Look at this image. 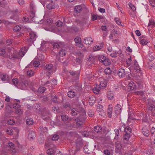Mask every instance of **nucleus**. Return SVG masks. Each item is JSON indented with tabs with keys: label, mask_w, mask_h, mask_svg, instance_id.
Listing matches in <instances>:
<instances>
[{
	"label": "nucleus",
	"mask_w": 155,
	"mask_h": 155,
	"mask_svg": "<svg viewBox=\"0 0 155 155\" xmlns=\"http://www.w3.org/2000/svg\"><path fill=\"white\" fill-rule=\"evenodd\" d=\"M29 37L27 39V41L30 45H31L36 40L37 35L35 32L31 31L29 33Z\"/></svg>",
	"instance_id": "1"
},
{
	"label": "nucleus",
	"mask_w": 155,
	"mask_h": 155,
	"mask_svg": "<svg viewBox=\"0 0 155 155\" xmlns=\"http://www.w3.org/2000/svg\"><path fill=\"white\" fill-rule=\"evenodd\" d=\"M88 21V18L85 17L82 18L80 20L76 19L75 22L77 24H80V27L81 28H83L87 25Z\"/></svg>",
	"instance_id": "2"
},
{
	"label": "nucleus",
	"mask_w": 155,
	"mask_h": 155,
	"mask_svg": "<svg viewBox=\"0 0 155 155\" xmlns=\"http://www.w3.org/2000/svg\"><path fill=\"white\" fill-rule=\"evenodd\" d=\"M115 153H116L121 154L123 152V149L122 144L120 143H115Z\"/></svg>",
	"instance_id": "3"
},
{
	"label": "nucleus",
	"mask_w": 155,
	"mask_h": 155,
	"mask_svg": "<svg viewBox=\"0 0 155 155\" xmlns=\"http://www.w3.org/2000/svg\"><path fill=\"white\" fill-rule=\"evenodd\" d=\"M28 85V81L25 80L24 81H22L19 84V88L22 90H25L27 89Z\"/></svg>",
	"instance_id": "4"
},
{
	"label": "nucleus",
	"mask_w": 155,
	"mask_h": 155,
	"mask_svg": "<svg viewBox=\"0 0 155 155\" xmlns=\"http://www.w3.org/2000/svg\"><path fill=\"white\" fill-rule=\"evenodd\" d=\"M81 112H80L79 114V116L78 118L81 120H82L84 121L86 118L85 111L83 108H81Z\"/></svg>",
	"instance_id": "5"
},
{
	"label": "nucleus",
	"mask_w": 155,
	"mask_h": 155,
	"mask_svg": "<svg viewBox=\"0 0 155 155\" xmlns=\"http://www.w3.org/2000/svg\"><path fill=\"white\" fill-rule=\"evenodd\" d=\"M81 108H83L82 107H79L77 108H74L71 110V114L72 115L75 116L76 115L79 114L80 112H81Z\"/></svg>",
	"instance_id": "6"
},
{
	"label": "nucleus",
	"mask_w": 155,
	"mask_h": 155,
	"mask_svg": "<svg viewBox=\"0 0 155 155\" xmlns=\"http://www.w3.org/2000/svg\"><path fill=\"white\" fill-rule=\"evenodd\" d=\"M77 57L75 59V61L77 63H80L83 60V54L80 52H78L77 54Z\"/></svg>",
	"instance_id": "7"
},
{
	"label": "nucleus",
	"mask_w": 155,
	"mask_h": 155,
	"mask_svg": "<svg viewBox=\"0 0 155 155\" xmlns=\"http://www.w3.org/2000/svg\"><path fill=\"white\" fill-rule=\"evenodd\" d=\"M26 51L27 49L25 47L22 48L19 51L18 54V55L19 57V59L20 57H22L24 56Z\"/></svg>",
	"instance_id": "8"
},
{
	"label": "nucleus",
	"mask_w": 155,
	"mask_h": 155,
	"mask_svg": "<svg viewBox=\"0 0 155 155\" xmlns=\"http://www.w3.org/2000/svg\"><path fill=\"white\" fill-rule=\"evenodd\" d=\"M140 116V120H142L143 121L147 122L148 121V116L146 114H144V113H142Z\"/></svg>",
	"instance_id": "9"
},
{
	"label": "nucleus",
	"mask_w": 155,
	"mask_h": 155,
	"mask_svg": "<svg viewBox=\"0 0 155 155\" xmlns=\"http://www.w3.org/2000/svg\"><path fill=\"white\" fill-rule=\"evenodd\" d=\"M36 136L35 133L32 131H30L28 134V138L30 140H32L35 138Z\"/></svg>",
	"instance_id": "10"
},
{
	"label": "nucleus",
	"mask_w": 155,
	"mask_h": 155,
	"mask_svg": "<svg viewBox=\"0 0 155 155\" xmlns=\"http://www.w3.org/2000/svg\"><path fill=\"white\" fill-rule=\"evenodd\" d=\"M84 43L87 45H90L92 42H93V40L92 38L90 37H86L84 39Z\"/></svg>",
	"instance_id": "11"
},
{
	"label": "nucleus",
	"mask_w": 155,
	"mask_h": 155,
	"mask_svg": "<svg viewBox=\"0 0 155 155\" xmlns=\"http://www.w3.org/2000/svg\"><path fill=\"white\" fill-rule=\"evenodd\" d=\"M125 70L122 68H120L119 69L118 72L117 73V74L118 76L120 78L124 77L125 75Z\"/></svg>",
	"instance_id": "12"
},
{
	"label": "nucleus",
	"mask_w": 155,
	"mask_h": 155,
	"mask_svg": "<svg viewBox=\"0 0 155 155\" xmlns=\"http://www.w3.org/2000/svg\"><path fill=\"white\" fill-rule=\"evenodd\" d=\"M115 113L117 114H120L121 112V106L119 104H117L115 107Z\"/></svg>",
	"instance_id": "13"
},
{
	"label": "nucleus",
	"mask_w": 155,
	"mask_h": 155,
	"mask_svg": "<svg viewBox=\"0 0 155 155\" xmlns=\"http://www.w3.org/2000/svg\"><path fill=\"white\" fill-rule=\"evenodd\" d=\"M52 46L54 49H58L62 47L63 45L61 42L54 43L52 44Z\"/></svg>",
	"instance_id": "14"
},
{
	"label": "nucleus",
	"mask_w": 155,
	"mask_h": 155,
	"mask_svg": "<svg viewBox=\"0 0 155 155\" xmlns=\"http://www.w3.org/2000/svg\"><path fill=\"white\" fill-rule=\"evenodd\" d=\"M46 7L48 9H52L55 8V5L53 2H51L48 4H47Z\"/></svg>",
	"instance_id": "15"
},
{
	"label": "nucleus",
	"mask_w": 155,
	"mask_h": 155,
	"mask_svg": "<svg viewBox=\"0 0 155 155\" xmlns=\"http://www.w3.org/2000/svg\"><path fill=\"white\" fill-rule=\"evenodd\" d=\"M9 58L10 59L12 60L15 58L19 59V57L18 55V53L15 52L9 56Z\"/></svg>",
	"instance_id": "16"
},
{
	"label": "nucleus",
	"mask_w": 155,
	"mask_h": 155,
	"mask_svg": "<svg viewBox=\"0 0 155 155\" xmlns=\"http://www.w3.org/2000/svg\"><path fill=\"white\" fill-rule=\"evenodd\" d=\"M99 88L101 89H104L107 86L106 83L105 81H101L99 84L97 85Z\"/></svg>",
	"instance_id": "17"
},
{
	"label": "nucleus",
	"mask_w": 155,
	"mask_h": 155,
	"mask_svg": "<svg viewBox=\"0 0 155 155\" xmlns=\"http://www.w3.org/2000/svg\"><path fill=\"white\" fill-rule=\"evenodd\" d=\"M128 87L131 90H134L135 88V85L133 82H130L128 84Z\"/></svg>",
	"instance_id": "18"
},
{
	"label": "nucleus",
	"mask_w": 155,
	"mask_h": 155,
	"mask_svg": "<svg viewBox=\"0 0 155 155\" xmlns=\"http://www.w3.org/2000/svg\"><path fill=\"white\" fill-rule=\"evenodd\" d=\"M75 95V92L73 91H69L67 93V95L69 97L72 98L74 97Z\"/></svg>",
	"instance_id": "19"
},
{
	"label": "nucleus",
	"mask_w": 155,
	"mask_h": 155,
	"mask_svg": "<svg viewBox=\"0 0 155 155\" xmlns=\"http://www.w3.org/2000/svg\"><path fill=\"white\" fill-rule=\"evenodd\" d=\"M84 153H89L91 152V150L90 147L88 145H86L84 147Z\"/></svg>",
	"instance_id": "20"
},
{
	"label": "nucleus",
	"mask_w": 155,
	"mask_h": 155,
	"mask_svg": "<svg viewBox=\"0 0 155 155\" xmlns=\"http://www.w3.org/2000/svg\"><path fill=\"white\" fill-rule=\"evenodd\" d=\"M142 130L143 134L146 137L148 136L149 135V131L145 127H143L142 128Z\"/></svg>",
	"instance_id": "21"
},
{
	"label": "nucleus",
	"mask_w": 155,
	"mask_h": 155,
	"mask_svg": "<svg viewBox=\"0 0 155 155\" xmlns=\"http://www.w3.org/2000/svg\"><path fill=\"white\" fill-rule=\"evenodd\" d=\"M96 98L94 97H90L89 100V102L90 106H92L96 100Z\"/></svg>",
	"instance_id": "22"
},
{
	"label": "nucleus",
	"mask_w": 155,
	"mask_h": 155,
	"mask_svg": "<svg viewBox=\"0 0 155 155\" xmlns=\"http://www.w3.org/2000/svg\"><path fill=\"white\" fill-rule=\"evenodd\" d=\"M75 120L77 121V125L78 127H79L80 126L82 125L84 121V120H81L79 119L78 118Z\"/></svg>",
	"instance_id": "23"
},
{
	"label": "nucleus",
	"mask_w": 155,
	"mask_h": 155,
	"mask_svg": "<svg viewBox=\"0 0 155 155\" xmlns=\"http://www.w3.org/2000/svg\"><path fill=\"white\" fill-rule=\"evenodd\" d=\"M67 53L65 49H61L59 52V55L61 57H63L66 55Z\"/></svg>",
	"instance_id": "24"
},
{
	"label": "nucleus",
	"mask_w": 155,
	"mask_h": 155,
	"mask_svg": "<svg viewBox=\"0 0 155 155\" xmlns=\"http://www.w3.org/2000/svg\"><path fill=\"white\" fill-rule=\"evenodd\" d=\"M74 41L75 42L76 45H78L81 42V38L79 37H77L74 39Z\"/></svg>",
	"instance_id": "25"
},
{
	"label": "nucleus",
	"mask_w": 155,
	"mask_h": 155,
	"mask_svg": "<svg viewBox=\"0 0 155 155\" xmlns=\"http://www.w3.org/2000/svg\"><path fill=\"white\" fill-rule=\"evenodd\" d=\"M100 90L101 89L99 88L98 85H96V87L93 89V91L95 94H97L99 93Z\"/></svg>",
	"instance_id": "26"
},
{
	"label": "nucleus",
	"mask_w": 155,
	"mask_h": 155,
	"mask_svg": "<svg viewBox=\"0 0 155 155\" xmlns=\"http://www.w3.org/2000/svg\"><path fill=\"white\" fill-rule=\"evenodd\" d=\"M102 62H103L105 66L108 65L110 64L111 63L109 59L107 58H106Z\"/></svg>",
	"instance_id": "27"
},
{
	"label": "nucleus",
	"mask_w": 155,
	"mask_h": 155,
	"mask_svg": "<svg viewBox=\"0 0 155 155\" xmlns=\"http://www.w3.org/2000/svg\"><path fill=\"white\" fill-rule=\"evenodd\" d=\"M82 10V8L81 6L78 5L75 7L74 11L76 12L80 13Z\"/></svg>",
	"instance_id": "28"
},
{
	"label": "nucleus",
	"mask_w": 155,
	"mask_h": 155,
	"mask_svg": "<svg viewBox=\"0 0 155 155\" xmlns=\"http://www.w3.org/2000/svg\"><path fill=\"white\" fill-rule=\"evenodd\" d=\"M9 78V76L8 75L6 74H3L1 76V79L3 81H5L7 80H8V78Z\"/></svg>",
	"instance_id": "29"
},
{
	"label": "nucleus",
	"mask_w": 155,
	"mask_h": 155,
	"mask_svg": "<svg viewBox=\"0 0 155 155\" xmlns=\"http://www.w3.org/2000/svg\"><path fill=\"white\" fill-rule=\"evenodd\" d=\"M101 126H96L94 127V130L96 132H100L102 130Z\"/></svg>",
	"instance_id": "30"
},
{
	"label": "nucleus",
	"mask_w": 155,
	"mask_h": 155,
	"mask_svg": "<svg viewBox=\"0 0 155 155\" xmlns=\"http://www.w3.org/2000/svg\"><path fill=\"white\" fill-rule=\"evenodd\" d=\"M53 67V66L52 64H46L45 68L48 70H51L52 69Z\"/></svg>",
	"instance_id": "31"
},
{
	"label": "nucleus",
	"mask_w": 155,
	"mask_h": 155,
	"mask_svg": "<svg viewBox=\"0 0 155 155\" xmlns=\"http://www.w3.org/2000/svg\"><path fill=\"white\" fill-rule=\"evenodd\" d=\"M114 94L111 91H108L107 93V97L108 99L110 100L113 98Z\"/></svg>",
	"instance_id": "32"
},
{
	"label": "nucleus",
	"mask_w": 155,
	"mask_h": 155,
	"mask_svg": "<svg viewBox=\"0 0 155 155\" xmlns=\"http://www.w3.org/2000/svg\"><path fill=\"white\" fill-rule=\"evenodd\" d=\"M103 48V47L101 46L96 45L93 48L94 50V51H97L100 50Z\"/></svg>",
	"instance_id": "33"
},
{
	"label": "nucleus",
	"mask_w": 155,
	"mask_h": 155,
	"mask_svg": "<svg viewBox=\"0 0 155 155\" xmlns=\"http://www.w3.org/2000/svg\"><path fill=\"white\" fill-rule=\"evenodd\" d=\"M141 44L143 45H146L149 42V40H146L145 39H142L140 41Z\"/></svg>",
	"instance_id": "34"
},
{
	"label": "nucleus",
	"mask_w": 155,
	"mask_h": 155,
	"mask_svg": "<svg viewBox=\"0 0 155 155\" xmlns=\"http://www.w3.org/2000/svg\"><path fill=\"white\" fill-rule=\"evenodd\" d=\"M21 27L18 25L15 26L13 28V31L15 32H18L20 31Z\"/></svg>",
	"instance_id": "35"
},
{
	"label": "nucleus",
	"mask_w": 155,
	"mask_h": 155,
	"mask_svg": "<svg viewBox=\"0 0 155 155\" xmlns=\"http://www.w3.org/2000/svg\"><path fill=\"white\" fill-rule=\"evenodd\" d=\"M51 100L54 103H56L58 102V101L57 100V98L55 94L53 95H51Z\"/></svg>",
	"instance_id": "36"
},
{
	"label": "nucleus",
	"mask_w": 155,
	"mask_h": 155,
	"mask_svg": "<svg viewBox=\"0 0 155 155\" xmlns=\"http://www.w3.org/2000/svg\"><path fill=\"white\" fill-rule=\"evenodd\" d=\"M112 111V107H108L107 110V114L109 117L110 118L111 117Z\"/></svg>",
	"instance_id": "37"
},
{
	"label": "nucleus",
	"mask_w": 155,
	"mask_h": 155,
	"mask_svg": "<svg viewBox=\"0 0 155 155\" xmlns=\"http://www.w3.org/2000/svg\"><path fill=\"white\" fill-rule=\"evenodd\" d=\"M131 129L129 127H125L124 129V131L126 133L130 134L131 132Z\"/></svg>",
	"instance_id": "38"
},
{
	"label": "nucleus",
	"mask_w": 155,
	"mask_h": 155,
	"mask_svg": "<svg viewBox=\"0 0 155 155\" xmlns=\"http://www.w3.org/2000/svg\"><path fill=\"white\" fill-rule=\"evenodd\" d=\"M63 106L64 107L65 109H66L68 108L70 109H71V105L68 102H67L65 103L64 104Z\"/></svg>",
	"instance_id": "39"
},
{
	"label": "nucleus",
	"mask_w": 155,
	"mask_h": 155,
	"mask_svg": "<svg viewBox=\"0 0 155 155\" xmlns=\"http://www.w3.org/2000/svg\"><path fill=\"white\" fill-rule=\"evenodd\" d=\"M130 137V134L126 133L124 135V139L127 140H128Z\"/></svg>",
	"instance_id": "40"
},
{
	"label": "nucleus",
	"mask_w": 155,
	"mask_h": 155,
	"mask_svg": "<svg viewBox=\"0 0 155 155\" xmlns=\"http://www.w3.org/2000/svg\"><path fill=\"white\" fill-rule=\"evenodd\" d=\"M134 63L135 66L134 67L135 69L137 70H140V68L136 60L134 61Z\"/></svg>",
	"instance_id": "41"
},
{
	"label": "nucleus",
	"mask_w": 155,
	"mask_h": 155,
	"mask_svg": "<svg viewBox=\"0 0 155 155\" xmlns=\"http://www.w3.org/2000/svg\"><path fill=\"white\" fill-rule=\"evenodd\" d=\"M61 119L63 121H66L68 119V116L64 115H61Z\"/></svg>",
	"instance_id": "42"
},
{
	"label": "nucleus",
	"mask_w": 155,
	"mask_h": 155,
	"mask_svg": "<svg viewBox=\"0 0 155 155\" xmlns=\"http://www.w3.org/2000/svg\"><path fill=\"white\" fill-rule=\"evenodd\" d=\"M45 90L46 89L45 87H41L38 89V92L42 93L45 91Z\"/></svg>",
	"instance_id": "43"
},
{
	"label": "nucleus",
	"mask_w": 155,
	"mask_h": 155,
	"mask_svg": "<svg viewBox=\"0 0 155 155\" xmlns=\"http://www.w3.org/2000/svg\"><path fill=\"white\" fill-rule=\"evenodd\" d=\"M111 70L110 68L105 69L104 71L105 73L107 75H110L111 73Z\"/></svg>",
	"instance_id": "44"
},
{
	"label": "nucleus",
	"mask_w": 155,
	"mask_h": 155,
	"mask_svg": "<svg viewBox=\"0 0 155 155\" xmlns=\"http://www.w3.org/2000/svg\"><path fill=\"white\" fill-rule=\"evenodd\" d=\"M54 151L52 148L49 149L47 151V153L48 154L51 155L54 153Z\"/></svg>",
	"instance_id": "45"
},
{
	"label": "nucleus",
	"mask_w": 155,
	"mask_h": 155,
	"mask_svg": "<svg viewBox=\"0 0 155 155\" xmlns=\"http://www.w3.org/2000/svg\"><path fill=\"white\" fill-rule=\"evenodd\" d=\"M39 129L41 131V132H43V133L46 132L47 130V128L46 127H43V126H41L39 127Z\"/></svg>",
	"instance_id": "46"
},
{
	"label": "nucleus",
	"mask_w": 155,
	"mask_h": 155,
	"mask_svg": "<svg viewBox=\"0 0 155 155\" xmlns=\"http://www.w3.org/2000/svg\"><path fill=\"white\" fill-rule=\"evenodd\" d=\"M106 57L104 56V55H101L99 56L98 57V60L101 62H103L104 60Z\"/></svg>",
	"instance_id": "47"
},
{
	"label": "nucleus",
	"mask_w": 155,
	"mask_h": 155,
	"mask_svg": "<svg viewBox=\"0 0 155 155\" xmlns=\"http://www.w3.org/2000/svg\"><path fill=\"white\" fill-rule=\"evenodd\" d=\"M146 153L148 155H153V151L152 149L147 150L146 151Z\"/></svg>",
	"instance_id": "48"
},
{
	"label": "nucleus",
	"mask_w": 155,
	"mask_h": 155,
	"mask_svg": "<svg viewBox=\"0 0 155 155\" xmlns=\"http://www.w3.org/2000/svg\"><path fill=\"white\" fill-rule=\"evenodd\" d=\"M30 7L32 9V11H31V13L32 14L34 15L35 13V11L34 10L35 9V6L33 5V4L31 3L30 4Z\"/></svg>",
	"instance_id": "49"
},
{
	"label": "nucleus",
	"mask_w": 155,
	"mask_h": 155,
	"mask_svg": "<svg viewBox=\"0 0 155 155\" xmlns=\"http://www.w3.org/2000/svg\"><path fill=\"white\" fill-rule=\"evenodd\" d=\"M13 106L14 109H18L20 107V105L18 103H15L13 104Z\"/></svg>",
	"instance_id": "50"
},
{
	"label": "nucleus",
	"mask_w": 155,
	"mask_h": 155,
	"mask_svg": "<svg viewBox=\"0 0 155 155\" xmlns=\"http://www.w3.org/2000/svg\"><path fill=\"white\" fill-rule=\"evenodd\" d=\"M118 53V52L117 51H113V53H112L110 54V56L114 58H116L117 57V54Z\"/></svg>",
	"instance_id": "51"
},
{
	"label": "nucleus",
	"mask_w": 155,
	"mask_h": 155,
	"mask_svg": "<svg viewBox=\"0 0 155 155\" xmlns=\"http://www.w3.org/2000/svg\"><path fill=\"white\" fill-rule=\"evenodd\" d=\"M26 123L28 125H31L33 123L32 120L31 119H28L26 120Z\"/></svg>",
	"instance_id": "52"
},
{
	"label": "nucleus",
	"mask_w": 155,
	"mask_h": 155,
	"mask_svg": "<svg viewBox=\"0 0 155 155\" xmlns=\"http://www.w3.org/2000/svg\"><path fill=\"white\" fill-rule=\"evenodd\" d=\"M148 58L149 59L150 61H152L154 60V58L153 55L151 54H149L147 55Z\"/></svg>",
	"instance_id": "53"
},
{
	"label": "nucleus",
	"mask_w": 155,
	"mask_h": 155,
	"mask_svg": "<svg viewBox=\"0 0 155 155\" xmlns=\"http://www.w3.org/2000/svg\"><path fill=\"white\" fill-rule=\"evenodd\" d=\"M34 72L31 70L28 71L27 72V75L30 77L34 75Z\"/></svg>",
	"instance_id": "54"
},
{
	"label": "nucleus",
	"mask_w": 155,
	"mask_h": 155,
	"mask_svg": "<svg viewBox=\"0 0 155 155\" xmlns=\"http://www.w3.org/2000/svg\"><path fill=\"white\" fill-rule=\"evenodd\" d=\"M59 138V136L57 134L54 135L52 138V140H58Z\"/></svg>",
	"instance_id": "55"
},
{
	"label": "nucleus",
	"mask_w": 155,
	"mask_h": 155,
	"mask_svg": "<svg viewBox=\"0 0 155 155\" xmlns=\"http://www.w3.org/2000/svg\"><path fill=\"white\" fill-rule=\"evenodd\" d=\"M129 6L131 8L132 10L133 11V12L134 14V12L136 10V8L131 3L129 4Z\"/></svg>",
	"instance_id": "56"
},
{
	"label": "nucleus",
	"mask_w": 155,
	"mask_h": 155,
	"mask_svg": "<svg viewBox=\"0 0 155 155\" xmlns=\"http://www.w3.org/2000/svg\"><path fill=\"white\" fill-rule=\"evenodd\" d=\"M6 133L9 135H12L13 133L12 130L11 129H8L6 131Z\"/></svg>",
	"instance_id": "57"
},
{
	"label": "nucleus",
	"mask_w": 155,
	"mask_h": 155,
	"mask_svg": "<svg viewBox=\"0 0 155 155\" xmlns=\"http://www.w3.org/2000/svg\"><path fill=\"white\" fill-rule=\"evenodd\" d=\"M40 65V62L38 61H35L33 63V65L35 67H37Z\"/></svg>",
	"instance_id": "58"
},
{
	"label": "nucleus",
	"mask_w": 155,
	"mask_h": 155,
	"mask_svg": "<svg viewBox=\"0 0 155 155\" xmlns=\"http://www.w3.org/2000/svg\"><path fill=\"white\" fill-rule=\"evenodd\" d=\"M82 135L84 137H87L89 136V133L87 131H84L83 132Z\"/></svg>",
	"instance_id": "59"
},
{
	"label": "nucleus",
	"mask_w": 155,
	"mask_h": 155,
	"mask_svg": "<svg viewBox=\"0 0 155 155\" xmlns=\"http://www.w3.org/2000/svg\"><path fill=\"white\" fill-rule=\"evenodd\" d=\"M151 26L152 27L155 26V24L154 21H150L148 24V26Z\"/></svg>",
	"instance_id": "60"
},
{
	"label": "nucleus",
	"mask_w": 155,
	"mask_h": 155,
	"mask_svg": "<svg viewBox=\"0 0 155 155\" xmlns=\"http://www.w3.org/2000/svg\"><path fill=\"white\" fill-rule=\"evenodd\" d=\"M155 108L154 105L153 104H151L149 105V109L150 110L153 111L154 110Z\"/></svg>",
	"instance_id": "61"
},
{
	"label": "nucleus",
	"mask_w": 155,
	"mask_h": 155,
	"mask_svg": "<svg viewBox=\"0 0 155 155\" xmlns=\"http://www.w3.org/2000/svg\"><path fill=\"white\" fill-rule=\"evenodd\" d=\"M71 29L75 32H78V28L74 26L71 27Z\"/></svg>",
	"instance_id": "62"
},
{
	"label": "nucleus",
	"mask_w": 155,
	"mask_h": 155,
	"mask_svg": "<svg viewBox=\"0 0 155 155\" xmlns=\"http://www.w3.org/2000/svg\"><path fill=\"white\" fill-rule=\"evenodd\" d=\"M150 3L153 7H155V0H150Z\"/></svg>",
	"instance_id": "63"
},
{
	"label": "nucleus",
	"mask_w": 155,
	"mask_h": 155,
	"mask_svg": "<svg viewBox=\"0 0 155 155\" xmlns=\"http://www.w3.org/2000/svg\"><path fill=\"white\" fill-rule=\"evenodd\" d=\"M104 153L106 155H110V153L109 150L107 149L104 150Z\"/></svg>",
	"instance_id": "64"
}]
</instances>
